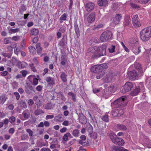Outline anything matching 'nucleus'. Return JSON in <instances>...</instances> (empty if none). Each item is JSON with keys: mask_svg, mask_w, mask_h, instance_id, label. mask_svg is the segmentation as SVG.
Listing matches in <instances>:
<instances>
[{"mask_svg": "<svg viewBox=\"0 0 151 151\" xmlns=\"http://www.w3.org/2000/svg\"><path fill=\"white\" fill-rule=\"evenodd\" d=\"M94 6L95 4L93 3L89 2L86 4L85 7L87 11L90 12L94 9Z\"/></svg>", "mask_w": 151, "mask_h": 151, "instance_id": "dca6fc26", "label": "nucleus"}, {"mask_svg": "<svg viewBox=\"0 0 151 151\" xmlns=\"http://www.w3.org/2000/svg\"><path fill=\"white\" fill-rule=\"evenodd\" d=\"M113 151H129L127 149L122 147H119L116 146L114 147L113 148Z\"/></svg>", "mask_w": 151, "mask_h": 151, "instance_id": "393cba45", "label": "nucleus"}, {"mask_svg": "<svg viewBox=\"0 0 151 151\" xmlns=\"http://www.w3.org/2000/svg\"><path fill=\"white\" fill-rule=\"evenodd\" d=\"M62 124L65 126H68L69 125V122L68 121L65 120L63 123Z\"/></svg>", "mask_w": 151, "mask_h": 151, "instance_id": "774afa93", "label": "nucleus"}, {"mask_svg": "<svg viewBox=\"0 0 151 151\" xmlns=\"http://www.w3.org/2000/svg\"><path fill=\"white\" fill-rule=\"evenodd\" d=\"M126 98L124 96H122L111 103V106L114 108L122 109L127 104Z\"/></svg>", "mask_w": 151, "mask_h": 151, "instance_id": "20e7f679", "label": "nucleus"}, {"mask_svg": "<svg viewBox=\"0 0 151 151\" xmlns=\"http://www.w3.org/2000/svg\"><path fill=\"white\" fill-rule=\"evenodd\" d=\"M98 4L100 6L106 7L108 5V2L107 0H98Z\"/></svg>", "mask_w": 151, "mask_h": 151, "instance_id": "aec40b11", "label": "nucleus"}, {"mask_svg": "<svg viewBox=\"0 0 151 151\" xmlns=\"http://www.w3.org/2000/svg\"><path fill=\"white\" fill-rule=\"evenodd\" d=\"M79 122L81 124H84L86 123V117L82 113L79 114Z\"/></svg>", "mask_w": 151, "mask_h": 151, "instance_id": "6ab92c4d", "label": "nucleus"}, {"mask_svg": "<svg viewBox=\"0 0 151 151\" xmlns=\"http://www.w3.org/2000/svg\"><path fill=\"white\" fill-rule=\"evenodd\" d=\"M27 132L28 133L29 136H32L33 134V131L29 129H26Z\"/></svg>", "mask_w": 151, "mask_h": 151, "instance_id": "13d9d810", "label": "nucleus"}, {"mask_svg": "<svg viewBox=\"0 0 151 151\" xmlns=\"http://www.w3.org/2000/svg\"><path fill=\"white\" fill-rule=\"evenodd\" d=\"M20 39V37L17 36H14L12 38V39L15 41H18Z\"/></svg>", "mask_w": 151, "mask_h": 151, "instance_id": "052dcab7", "label": "nucleus"}, {"mask_svg": "<svg viewBox=\"0 0 151 151\" xmlns=\"http://www.w3.org/2000/svg\"><path fill=\"white\" fill-rule=\"evenodd\" d=\"M143 85L142 83H140L139 85L137 86L136 88L132 91L131 93V95L133 96H136L141 91L144 90L145 88Z\"/></svg>", "mask_w": 151, "mask_h": 151, "instance_id": "1a4fd4ad", "label": "nucleus"}, {"mask_svg": "<svg viewBox=\"0 0 151 151\" xmlns=\"http://www.w3.org/2000/svg\"><path fill=\"white\" fill-rule=\"evenodd\" d=\"M102 119L104 122H109L108 116L107 114L104 115L101 118Z\"/></svg>", "mask_w": 151, "mask_h": 151, "instance_id": "79ce46f5", "label": "nucleus"}, {"mask_svg": "<svg viewBox=\"0 0 151 151\" xmlns=\"http://www.w3.org/2000/svg\"><path fill=\"white\" fill-rule=\"evenodd\" d=\"M58 143V141L57 139H53L52 142L51 143V144H53L54 145H57Z\"/></svg>", "mask_w": 151, "mask_h": 151, "instance_id": "338daca9", "label": "nucleus"}, {"mask_svg": "<svg viewBox=\"0 0 151 151\" xmlns=\"http://www.w3.org/2000/svg\"><path fill=\"white\" fill-rule=\"evenodd\" d=\"M79 143L83 146H86L87 145L88 143L86 141L82 140H79Z\"/></svg>", "mask_w": 151, "mask_h": 151, "instance_id": "09e8293b", "label": "nucleus"}, {"mask_svg": "<svg viewBox=\"0 0 151 151\" xmlns=\"http://www.w3.org/2000/svg\"><path fill=\"white\" fill-rule=\"evenodd\" d=\"M66 28L64 27H60L59 30L62 33L65 32V31Z\"/></svg>", "mask_w": 151, "mask_h": 151, "instance_id": "69168bd1", "label": "nucleus"}, {"mask_svg": "<svg viewBox=\"0 0 151 151\" xmlns=\"http://www.w3.org/2000/svg\"><path fill=\"white\" fill-rule=\"evenodd\" d=\"M109 136L111 139L112 142L114 143V142L115 141L116 139L118 137L114 133H110Z\"/></svg>", "mask_w": 151, "mask_h": 151, "instance_id": "72a5a7b5", "label": "nucleus"}, {"mask_svg": "<svg viewBox=\"0 0 151 151\" xmlns=\"http://www.w3.org/2000/svg\"><path fill=\"white\" fill-rule=\"evenodd\" d=\"M138 74L135 70L130 71L128 74V77L129 79L134 80L137 78L138 77Z\"/></svg>", "mask_w": 151, "mask_h": 151, "instance_id": "ddd939ff", "label": "nucleus"}, {"mask_svg": "<svg viewBox=\"0 0 151 151\" xmlns=\"http://www.w3.org/2000/svg\"><path fill=\"white\" fill-rule=\"evenodd\" d=\"M133 87V85L132 83L127 82L125 84L122 86L121 88V91L122 93L130 91Z\"/></svg>", "mask_w": 151, "mask_h": 151, "instance_id": "0eeeda50", "label": "nucleus"}, {"mask_svg": "<svg viewBox=\"0 0 151 151\" xmlns=\"http://www.w3.org/2000/svg\"><path fill=\"white\" fill-rule=\"evenodd\" d=\"M60 77L63 82H67V75L65 73H62L60 75Z\"/></svg>", "mask_w": 151, "mask_h": 151, "instance_id": "cd10ccee", "label": "nucleus"}, {"mask_svg": "<svg viewBox=\"0 0 151 151\" xmlns=\"http://www.w3.org/2000/svg\"><path fill=\"white\" fill-rule=\"evenodd\" d=\"M95 19V14L94 13L91 14L88 17L87 20L89 23H92Z\"/></svg>", "mask_w": 151, "mask_h": 151, "instance_id": "4be33fe9", "label": "nucleus"}, {"mask_svg": "<svg viewBox=\"0 0 151 151\" xmlns=\"http://www.w3.org/2000/svg\"><path fill=\"white\" fill-rule=\"evenodd\" d=\"M150 0H135V1L140 4H145L147 3Z\"/></svg>", "mask_w": 151, "mask_h": 151, "instance_id": "c03bdc74", "label": "nucleus"}, {"mask_svg": "<svg viewBox=\"0 0 151 151\" xmlns=\"http://www.w3.org/2000/svg\"><path fill=\"white\" fill-rule=\"evenodd\" d=\"M46 81L50 86H53L55 84V79L51 77H47L46 78Z\"/></svg>", "mask_w": 151, "mask_h": 151, "instance_id": "2eb2a0df", "label": "nucleus"}, {"mask_svg": "<svg viewBox=\"0 0 151 151\" xmlns=\"http://www.w3.org/2000/svg\"><path fill=\"white\" fill-rule=\"evenodd\" d=\"M37 108V109L36 110L35 112V114L36 115H40L42 114H43L44 113V112L41 109H38Z\"/></svg>", "mask_w": 151, "mask_h": 151, "instance_id": "4c0bfd02", "label": "nucleus"}, {"mask_svg": "<svg viewBox=\"0 0 151 151\" xmlns=\"http://www.w3.org/2000/svg\"><path fill=\"white\" fill-rule=\"evenodd\" d=\"M18 86V83L14 81L12 83V86L14 89L17 88Z\"/></svg>", "mask_w": 151, "mask_h": 151, "instance_id": "3c124183", "label": "nucleus"}, {"mask_svg": "<svg viewBox=\"0 0 151 151\" xmlns=\"http://www.w3.org/2000/svg\"><path fill=\"white\" fill-rule=\"evenodd\" d=\"M29 49L31 54L34 55L36 54V50L34 47L30 46L29 47Z\"/></svg>", "mask_w": 151, "mask_h": 151, "instance_id": "c756f323", "label": "nucleus"}, {"mask_svg": "<svg viewBox=\"0 0 151 151\" xmlns=\"http://www.w3.org/2000/svg\"><path fill=\"white\" fill-rule=\"evenodd\" d=\"M122 18V16L121 14H116L113 18L112 22L115 24H119Z\"/></svg>", "mask_w": 151, "mask_h": 151, "instance_id": "4468645a", "label": "nucleus"}, {"mask_svg": "<svg viewBox=\"0 0 151 151\" xmlns=\"http://www.w3.org/2000/svg\"><path fill=\"white\" fill-rule=\"evenodd\" d=\"M14 95L16 96V99L17 100H19L20 98V95L19 94V93L18 92H14Z\"/></svg>", "mask_w": 151, "mask_h": 151, "instance_id": "0e129e2a", "label": "nucleus"}, {"mask_svg": "<svg viewBox=\"0 0 151 151\" xmlns=\"http://www.w3.org/2000/svg\"><path fill=\"white\" fill-rule=\"evenodd\" d=\"M20 48L19 47H18L16 48L14 50V53L17 55H18L19 53L20 52Z\"/></svg>", "mask_w": 151, "mask_h": 151, "instance_id": "4d7b16f0", "label": "nucleus"}, {"mask_svg": "<svg viewBox=\"0 0 151 151\" xmlns=\"http://www.w3.org/2000/svg\"><path fill=\"white\" fill-rule=\"evenodd\" d=\"M114 143L119 146H122L124 144V142L122 138L117 137Z\"/></svg>", "mask_w": 151, "mask_h": 151, "instance_id": "412c9836", "label": "nucleus"}, {"mask_svg": "<svg viewBox=\"0 0 151 151\" xmlns=\"http://www.w3.org/2000/svg\"><path fill=\"white\" fill-rule=\"evenodd\" d=\"M15 118L14 116H12L9 118V121L11 123H13L15 121Z\"/></svg>", "mask_w": 151, "mask_h": 151, "instance_id": "bf43d9fd", "label": "nucleus"}, {"mask_svg": "<svg viewBox=\"0 0 151 151\" xmlns=\"http://www.w3.org/2000/svg\"><path fill=\"white\" fill-rule=\"evenodd\" d=\"M45 109H51L52 108V105L51 104H47L45 105Z\"/></svg>", "mask_w": 151, "mask_h": 151, "instance_id": "603ef678", "label": "nucleus"}, {"mask_svg": "<svg viewBox=\"0 0 151 151\" xmlns=\"http://www.w3.org/2000/svg\"><path fill=\"white\" fill-rule=\"evenodd\" d=\"M32 84L34 86H36L38 83V80L37 78L35 77V76H33Z\"/></svg>", "mask_w": 151, "mask_h": 151, "instance_id": "58836bf2", "label": "nucleus"}, {"mask_svg": "<svg viewBox=\"0 0 151 151\" xmlns=\"http://www.w3.org/2000/svg\"><path fill=\"white\" fill-rule=\"evenodd\" d=\"M87 131L90 134H92L93 132V128L92 126L91 125V124H89L87 125Z\"/></svg>", "mask_w": 151, "mask_h": 151, "instance_id": "e433bc0d", "label": "nucleus"}, {"mask_svg": "<svg viewBox=\"0 0 151 151\" xmlns=\"http://www.w3.org/2000/svg\"><path fill=\"white\" fill-rule=\"evenodd\" d=\"M2 55H3L4 57H7L9 58H10L12 56V54L11 53H4L2 54Z\"/></svg>", "mask_w": 151, "mask_h": 151, "instance_id": "5fc2aeb1", "label": "nucleus"}, {"mask_svg": "<svg viewBox=\"0 0 151 151\" xmlns=\"http://www.w3.org/2000/svg\"><path fill=\"white\" fill-rule=\"evenodd\" d=\"M39 32L38 29L33 28L31 30L30 34L32 35H37L39 34Z\"/></svg>", "mask_w": 151, "mask_h": 151, "instance_id": "a878e982", "label": "nucleus"}, {"mask_svg": "<svg viewBox=\"0 0 151 151\" xmlns=\"http://www.w3.org/2000/svg\"><path fill=\"white\" fill-rule=\"evenodd\" d=\"M116 127L118 129L124 131H126L127 129L126 126L120 124H117Z\"/></svg>", "mask_w": 151, "mask_h": 151, "instance_id": "5701e85b", "label": "nucleus"}, {"mask_svg": "<svg viewBox=\"0 0 151 151\" xmlns=\"http://www.w3.org/2000/svg\"><path fill=\"white\" fill-rule=\"evenodd\" d=\"M115 49V46L114 45H112L110 46L108 50L110 53H112L114 52Z\"/></svg>", "mask_w": 151, "mask_h": 151, "instance_id": "37998d69", "label": "nucleus"}, {"mask_svg": "<svg viewBox=\"0 0 151 151\" xmlns=\"http://www.w3.org/2000/svg\"><path fill=\"white\" fill-rule=\"evenodd\" d=\"M108 67H92L91 70L96 73V77L97 79L101 78L106 73Z\"/></svg>", "mask_w": 151, "mask_h": 151, "instance_id": "f03ea898", "label": "nucleus"}, {"mask_svg": "<svg viewBox=\"0 0 151 151\" xmlns=\"http://www.w3.org/2000/svg\"><path fill=\"white\" fill-rule=\"evenodd\" d=\"M140 47L138 45L132 47V51L136 55L138 54L141 52Z\"/></svg>", "mask_w": 151, "mask_h": 151, "instance_id": "a211bd4d", "label": "nucleus"}, {"mask_svg": "<svg viewBox=\"0 0 151 151\" xmlns=\"http://www.w3.org/2000/svg\"><path fill=\"white\" fill-rule=\"evenodd\" d=\"M146 146L148 148H151V142L148 139H147V140L145 142Z\"/></svg>", "mask_w": 151, "mask_h": 151, "instance_id": "49530a36", "label": "nucleus"}, {"mask_svg": "<svg viewBox=\"0 0 151 151\" xmlns=\"http://www.w3.org/2000/svg\"><path fill=\"white\" fill-rule=\"evenodd\" d=\"M12 61L13 65L17 66H26L28 65L27 63L24 61H18L16 58H12Z\"/></svg>", "mask_w": 151, "mask_h": 151, "instance_id": "9d476101", "label": "nucleus"}, {"mask_svg": "<svg viewBox=\"0 0 151 151\" xmlns=\"http://www.w3.org/2000/svg\"><path fill=\"white\" fill-rule=\"evenodd\" d=\"M25 91L26 93L30 94L32 93V91L35 92L34 87L32 86L30 83H26V85L25 86Z\"/></svg>", "mask_w": 151, "mask_h": 151, "instance_id": "9b49d317", "label": "nucleus"}, {"mask_svg": "<svg viewBox=\"0 0 151 151\" xmlns=\"http://www.w3.org/2000/svg\"><path fill=\"white\" fill-rule=\"evenodd\" d=\"M36 47L37 50V53L38 55L40 54L42 52V48L40 46V43H37L36 45Z\"/></svg>", "mask_w": 151, "mask_h": 151, "instance_id": "b1692460", "label": "nucleus"}, {"mask_svg": "<svg viewBox=\"0 0 151 151\" xmlns=\"http://www.w3.org/2000/svg\"><path fill=\"white\" fill-rule=\"evenodd\" d=\"M112 111V114L114 116H120L124 113L122 109L115 108Z\"/></svg>", "mask_w": 151, "mask_h": 151, "instance_id": "f8f14e48", "label": "nucleus"}, {"mask_svg": "<svg viewBox=\"0 0 151 151\" xmlns=\"http://www.w3.org/2000/svg\"><path fill=\"white\" fill-rule=\"evenodd\" d=\"M42 88L43 87L39 85L36 87V89L37 91H40L42 90Z\"/></svg>", "mask_w": 151, "mask_h": 151, "instance_id": "e2e57ef3", "label": "nucleus"}, {"mask_svg": "<svg viewBox=\"0 0 151 151\" xmlns=\"http://www.w3.org/2000/svg\"><path fill=\"white\" fill-rule=\"evenodd\" d=\"M22 115L26 119H28L30 116V114L28 111L25 110L23 111Z\"/></svg>", "mask_w": 151, "mask_h": 151, "instance_id": "2f4dec72", "label": "nucleus"}, {"mask_svg": "<svg viewBox=\"0 0 151 151\" xmlns=\"http://www.w3.org/2000/svg\"><path fill=\"white\" fill-rule=\"evenodd\" d=\"M35 104L37 106V108H39L40 106L41 105V102L40 99L38 98L36 100H35Z\"/></svg>", "mask_w": 151, "mask_h": 151, "instance_id": "de8ad7c7", "label": "nucleus"}, {"mask_svg": "<svg viewBox=\"0 0 151 151\" xmlns=\"http://www.w3.org/2000/svg\"><path fill=\"white\" fill-rule=\"evenodd\" d=\"M130 17L127 15L125 17L123 23V26L124 27L129 26L130 23Z\"/></svg>", "mask_w": 151, "mask_h": 151, "instance_id": "f3484780", "label": "nucleus"}, {"mask_svg": "<svg viewBox=\"0 0 151 151\" xmlns=\"http://www.w3.org/2000/svg\"><path fill=\"white\" fill-rule=\"evenodd\" d=\"M132 22L133 26L136 28L139 27L141 26L140 22L137 14L133 16Z\"/></svg>", "mask_w": 151, "mask_h": 151, "instance_id": "6e6552de", "label": "nucleus"}, {"mask_svg": "<svg viewBox=\"0 0 151 151\" xmlns=\"http://www.w3.org/2000/svg\"><path fill=\"white\" fill-rule=\"evenodd\" d=\"M113 36L111 31L107 30L101 34L100 39L102 42H107L112 39Z\"/></svg>", "mask_w": 151, "mask_h": 151, "instance_id": "39448f33", "label": "nucleus"}, {"mask_svg": "<svg viewBox=\"0 0 151 151\" xmlns=\"http://www.w3.org/2000/svg\"><path fill=\"white\" fill-rule=\"evenodd\" d=\"M72 134L73 136L76 137H78L79 136V131L77 129H75L73 130Z\"/></svg>", "mask_w": 151, "mask_h": 151, "instance_id": "bb28decb", "label": "nucleus"}, {"mask_svg": "<svg viewBox=\"0 0 151 151\" xmlns=\"http://www.w3.org/2000/svg\"><path fill=\"white\" fill-rule=\"evenodd\" d=\"M102 89V88H101L99 89L94 88L93 89V92L94 93H96L99 92Z\"/></svg>", "mask_w": 151, "mask_h": 151, "instance_id": "680f3d73", "label": "nucleus"}, {"mask_svg": "<svg viewBox=\"0 0 151 151\" xmlns=\"http://www.w3.org/2000/svg\"><path fill=\"white\" fill-rule=\"evenodd\" d=\"M135 68L136 70L140 73H142L143 72V70L141 67H135Z\"/></svg>", "mask_w": 151, "mask_h": 151, "instance_id": "6e6d98bb", "label": "nucleus"}, {"mask_svg": "<svg viewBox=\"0 0 151 151\" xmlns=\"http://www.w3.org/2000/svg\"><path fill=\"white\" fill-rule=\"evenodd\" d=\"M62 114H59L55 117L54 119L56 121H61L62 119Z\"/></svg>", "mask_w": 151, "mask_h": 151, "instance_id": "ea45409f", "label": "nucleus"}, {"mask_svg": "<svg viewBox=\"0 0 151 151\" xmlns=\"http://www.w3.org/2000/svg\"><path fill=\"white\" fill-rule=\"evenodd\" d=\"M2 63H3L4 64V65H5V63L6 64V63H9V65H8L7 64V65L8 66L10 65V64L11 63V62L10 61H9V60L7 61V60H6V59L5 58H3L2 59Z\"/></svg>", "mask_w": 151, "mask_h": 151, "instance_id": "a18cd8bd", "label": "nucleus"}, {"mask_svg": "<svg viewBox=\"0 0 151 151\" xmlns=\"http://www.w3.org/2000/svg\"><path fill=\"white\" fill-rule=\"evenodd\" d=\"M140 38L141 40L146 42L151 38V26H148L142 29L140 33Z\"/></svg>", "mask_w": 151, "mask_h": 151, "instance_id": "7ed1b4c3", "label": "nucleus"}, {"mask_svg": "<svg viewBox=\"0 0 151 151\" xmlns=\"http://www.w3.org/2000/svg\"><path fill=\"white\" fill-rule=\"evenodd\" d=\"M7 97L4 95H2L0 96V104H3L6 101Z\"/></svg>", "mask_w": 151, "mask_h": 151, "instance_id": "7c9ffc66", "label": "nucleus"}, {"mask_svg": "<svg viewBox=\"0 0 151 151\" xmlns=\"http://www.w3.org/2000/svg\"><path fill=\"white\" fill-rule=\"evenodd\" d=\"M68 136L67 134V133L65 134L63 138V141H66L68 140Z\"/></svg>", "mask_w": 151, "mask_h": 151, "instance_id": "864d4df0", "label": "nucleus"}, {"mask_svg": "<svg viewBox=\"0 0 151 151\" xmlns=\"http://www.w3.org/2000/svg\"><path fill=\"white\" fill-rule=\"evenodd\" d=\"M57 96L58 98H60L62 100H64L65 98L63 93L61 91L57 93Z\"/></svg>", "mask_w": 151, "mask_h": 151, "instance_id": "a19ab883", "label": "nucleus"}, {"mask_svg": "<svg viewBox=\"0 0 151 151\" xmlns=\"http://www.w3.org/2000/svg\"><path fill=\"white\" fill-rule=\"evenodd\" d=\"M131 45L132 47L137 45H138V41L134 38H132L130 40Z\"/></svg>", "mask_w": 151, "mask_h": 151, "instance_id": "c85d7f7f", "label": "nucleus"}, {"mask_svg": "<svg viewBox=\"0 0 151 151\" xmlns=\"http://www.w3.org/2000/svg\"><path fill=\"white\" fill-rule=\"evenodd\" d=\"M117 73L116 72H109L106 75L104 80L106 83H111L115 79L117 76Z\"/></svg>", "mask_w": 151, "mask_h": 151, "instance_id": "423d86ee", "label": "nucleus"}, {"mask_svg": "<svg viewBox=\"0 0 151 151\" xmlns=\"http://www.w3.org/2000/svg\"><path fill=\"white\" fill-rule=\"evenodd\" d=\"M19 31V28H17L16 29L11 28L9 29V32L11 34H14Z\"/></svg>", "mask_w": 151, "mask_h": 151, "instance_id": "c9c22d12", "label": "nucleus"}, {"mask_svg": "<svg viewBox=\"0 0 151 151\" xmlns=\"http://www.w3.org/2000/svg\"><path fill=\"white\" fill-rule=\"evenodd\" d=\"M130 5L132 8L135 9H138L140 7L139 5L133 3H130Z\"/></svg>", "mask_w": 151, "mask_h": 151, "instance_id": "f704fd0d", "label": "nucleus"}, {"mask_svg": "<svg viewBox=\"0 0 151 151\" xmlns=\"http://www.w3.org/2000/svg\"><path fill=\"white\" fill-rule=\"evenodd\" d=\"M106 45L104 44L99 46L91 47L88 49V52L92 55L93 58H97L106 54Z\"/></svg>", "mask_w": 151, "mask_h": 151, "instance_id": "f257e3e1", "label": "nucleus"}, {"mask_svg": "<svg viewBox=\"0 0 151 151\" xmlns=\"http://www.w3.org/2000/svg\"><path fill=\"white\" fill-rule=\"evenodd\" d=\"M67 17V14L65 13H64L60 17V23H62L64 21H65L66 20V18Z\"/></svg>", "mask_w": 151, "mask_h": 151, "instance_id": "473e14b6", "label": "nucleus"}, {"mask_svg": "<svg viewBox=\"0 0 151 151\" xmlns=\"http://www.w3.org/2000/svg\"><path fill=\"white\" fill-rule=\"evenodd\" d=\"M59 45L63 47L65 45V39L64 37L63 38L60 42L59 43Z\"/></svg>", "mask_w": 151, "mask_h": 151, "instance_id": "8fccbe9b", "label": "nucleus"}]
</instances>
